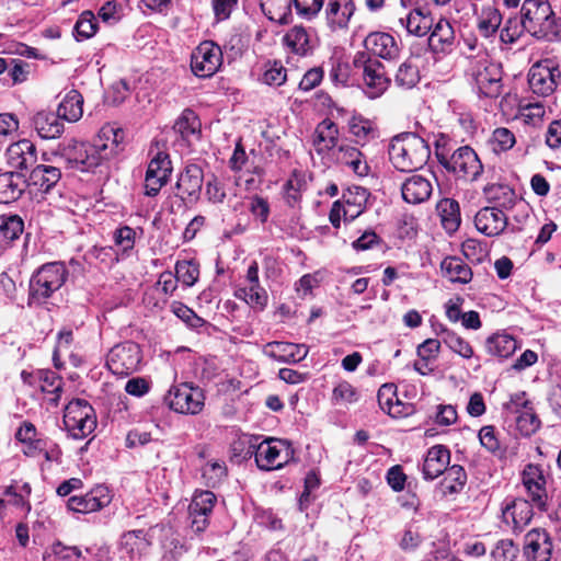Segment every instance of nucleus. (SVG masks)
<instances>
[{"mask_svg": "<svg viewBox=\"0 0 561 561\" xmlns=\"http://www.w3.org/2000/svg\"><path fill=\"white\" fill-rule=\"evenodd\" d=\"M520 25L538 39H561V19L556 16L548 0H525L520 9Z\"/></svg>", "mask_w": 561, "mask_h": 561, "instance_id": "f257e3e1", "label": "nucleus"}, {"mask_svg": "<svg viewBox=\"0 0 561 561\" xmlns=\"http://www.w3.org/2000/svg\"><path fill=\"white\" fill-rule=\"evenodd\" d=\"M388 153L397 170L412 172L426 164L431 150L426 141L415 133H403L391 139Z\"/></svg>", "mask_w": 561, "mask_h": 561, "instance_id": "f03ea898", "label": "nucleus"}, {"mask_svg": "<svg viewBox=\"0 0 561 561\" xmlns=\"http://www.w3.org/2000/svg\"><path fill=\"white\" fill-rule=\"evenodd\" d=\"M68 270L61 262L42 265L30 279L28 304L42 305L59 290L68 278Z\"/></svg>", "mask_w": 561, "mask_h": 561, "instance_id": "7ed1b4c3", "label": "nucleus"}, {"mask_svg": "<svg viewBox=\"0 0 561 561\" xmlns=\"http://www.w3.org/2000/svg\"><path fill=\"white\" fill-rule=\"evenodd\" d=\"M249 447L244 457L255 456V462L261 470L280 469L294 455V449L287 440L268 438L259 444L248 440Z\"/></svg>", "mask_w": 561, "mask_h": 561, "instance_id": "20e7f679", "label": "nucleus"}, {"mask_svg": "<svg viewBox=\"0 0 561 561\" xmlns=\"http://www.w3.org/2000/svg\"><path fill=\"white\" fill-rule=\"evenodd\" d=\"M354 68L360 72L364 93L369 99L381 96L390 84L385 66L366 51H358L353 59Z\"/></svg>", "mask_w": 561, "mask_h": 561, "instance_id": "39448f33", "label": "nucleus"}, {"mask_svg": "<svg viewBox=\"0 0 561 561\" xmlns=\"http://www.w3.org/2000/svg\"><path fill=\"white\" fill-rule=\"evenodd\" d=\"M53 154L69 168L80 171H92L104 163L93 144L78 142L75 139L59 144Z\"/></svg>", "mask_w": 561, "mask_h": 561, "instance_id": "423d86ee", "label": "nucleus"}, {"mask_svg": "<svg viewBox=\"0 0 561 561\" xmlns=\"http://www.w3.org/2000/svg\"><path fill=\"white\" fill-rule=\"evenodd\" d=\"M438 162L448 171L470 181H476L483 171V165L477 153L469 146L459 147L448 156L444 151L436 150Z\"/></svg>", "mask_w": 561, "mask_h": 561, "instance_id": "0eeeda50", "label": "nucleus"}, {"mask_svg": "<svg viewBox=\"0 0 561 561\" xmlns=\"http://www.w3.org/2000/svg\"><path fill=\"white\" fill-rule=\"evenodd\" d=\"M204 393L198 387L187 383L173 386L163 398V402L174 412L198 414L204 408Z\"/></svg>", "mask_w": 561, "mask_h": 561, "instance_id": "6e6552de", "label": "nucleus"}, {"mask_svg": "<svg viewBox=\"0 0 561 561\" xmlns=\"http://www.w3.org/2000/svg\"><path fill=\"white\" fill-rule=\"evenodd\" d=\"M141 362V351L134 342H124L111 348L106 366L116 376H128L136 371Z\"/></svg>", "mask_w": 561, "mask_h": 561, "instance_id": "1a4fd4ad", "label": "nucleus"}, {"mask_svg": "<svg viewBox=\"0 0 561 561\" xmlns=\"http://www.w3.org/2000/svg\"><path fill=\"white\" fill-rule=\"evenodd\" d=\"M522 483L527 499L541 512L548 511L547 479L540 466L528 463L522 471Z\"/></svg>", "mask_w": 561, "mask_h": 561, "instance_id": "9d476101", "label": "nucleus"}, {"mask_svg": "<svg viewBox=\"0 0 561 561\" xmlns=\"http://www.w3.org/2000/svg\"><path fill=\"white\" fill-rule=\"evenodd\" d=\"M222 64V53L218 45L210 41L201 43L191 56V69L196 77L214 76Z\"/></svg>", "mask_w": 561, "mask_h": 561, "instance_id": "9b49d317", "label": "nucleus"}, {"mask_svg": "<svg viewBox=\"0 0 561 561\" xmlns=\"http://www.w3.org/2000/svg\"><path fill=\"white\" fill-rule=\"evenodd\" d=\"M472 77L479 92L486 98H497L501 93L502 71L497 64L486 58L477 61Z\"/></svg>", "mask_w": 561, "mask_h": 561, "instance_id": "f8f14e48", "label": "nucleus"}, {"mask_svg": "<svg viewBox=\"0 0 561 561\" xmlns=\"http://www.w3.org/2000/svg\"><path fill=\"white\" fill-rule=\"evenodd\" d=\"M561 72L551 61L545 60L534 65L528 72L530 90L538 95L548 96L558 87Z\"/></svg>", "mask_w": 561, "mask_h": 561, "instance_id": "ddd939ff", "label": "nucleus"}, {"mask_svg": "<svg viewBox=\"0 0 561 561\" xmlns=\"http://www.w3.org/2000/svg\"><path fill=\"white\" fill-rule=\"evenodd\" d=\"M172 163L167 152L159 151L150 160L145 178V194L147 196H156L164 186L172 173Z\"/></svg>", "mask_w": 561, "mask_h": 561, "instance_id": "4468645a", "label": "nucleus"}, {"mask_svg": "<svg viewBox=\"0 0 561 561\" xmlns=\"http://www.w3.org/2000/svg\"><path fill=\"white\" fill-rule=\"evenodd\" d=\"M112 495L107 486L96 485L83 495H73L68 499L67 506L70 511L81 514L98 512L107 506Z\"/></svg>", "mask_w": 561, "mask_h": 561, "instance_id": "2eb2a0df", "label": "nucleus"}, {"mask_svg": "<svg viewBox=\"0 0 561 561\" xmlns=\"http://www.w3.org/2000/svg\"><path fill=\"white\" fill-rule=\"evenodd\" d=\"M124 137V130L114 124H106L100 129L92 144L103 162L116 157L123 150Z\"/></svg>", "mask_w": 561, "mask_h": 561, "instance_id": "dca6fc26", "label": "nucleus"}, {"mask_svg": "<svg viewBox=\"0 0 561 561\" xmlns=\"http://www.w3.org/2000/svg\"><path fill=\"white\" fill-rule=\"evenodd\" d=\"M8 165L22 173V171L32 168L37 161V151L35 145L28 139H22L11 144L5 150Z\"/></svg>", "mask_w": 561, "mask_h": 561, "instance_id": "f3484780", "label": "nucleus"}, {"mask_svg": "<svg viewBox=\"0 0 561 561\" xmlns=\"http://www.w3.org/2000/svg\"><path fill=\"white\" fill-rule=\"evenodd\" d=\"M552 554V541L543 529H531L525 536L524 556L528 561H549Z\"/></svg>", "mask_w": 561, "mask_h": 561, "instance_id": "a211bd4d", "label": "nucleus"}, {"mask_svg": "<svg viewBox=\"0 0 561 561\" xmlns=\"http://www.w3.org/2000/svg\"><path fill=\"white\" fill-rule=\"evenodd\" d=\"M364 46L368 55L393 60L400 55V46L397 39L386 32H371L364 39Z\"/></svg>", "mask_w": 561, "mask_h": 561, "instance_id": "6ab92c4d", "label": "nucleus"}, {"mask_svg": "<svg viewBox=\"0 0 561 561\" xmlns=\"http://www.w3.org/2000/svg\"><path fill=\"white\" fill-rule=\"evenodd\" d=\"M262 352L268 358L279 363H298L308 355V347L305 344L273 341L266 343Z\"/></svg>", "mask_w": 561, "mask_h": 561, "instance_id": "aec40b11", "label": "nucleus"}, {"mask_svg": "<svg viewBox=\"0 0 561 561\" xmlns=\"http://www.w3.org/2000/svg\"><path fill=\"white\" fill-rule=\"evenodd\" d=\"M533 507L535 505L528 499H515L507 503L502 510L503 522L513 528V530H523L534 516Z\"/></svg>", "mask_w": 561, "mask_h": 561, "instance_id": "412c9836", "label": "nucleus"}, {"mask_svg": "<svg viewBox=\"0 0 561 561\" xmlns=\"http://www.w3.org/2000/svg\"><path fill=\"white\" fill-rule=\"evenodd\" d=\"M476 228L488 237L501 234L507 226V217L496 206L480 209L474 217Z\"/></svg>", "mask_w": 561, "mask_h": 561, "instance_id": "4be33fe9", "label": "nucleus"}, {"mask_svg": "<svg viewBox=\"0 0 561 561\" xmlns=\"http://www.w3.org/2000/svg\"><path fill=\"white\" fill-rule=\"evenodd\" d=\"M204 181V174L201 167L197 164H190L181 173L176 188L179 196L184 202H195L199 198Z\"/></svg>", "mask_w": 561, "mask_h": 561, "instance_id": "5701e85b", "label": "nucleus"}, {"mask_svg": "<svg viewBox=\"0 0 561 561\" xmlns=\"http://www.w3.org/2000/svg\"><path fill=\"white\" fill-rule=\"evenodd\" d=\"M428 48L433 54H448L455 43V31L447 19L440 18L430 31Z\"/></svg>", "mask_w": 561, "mask_h": 561, "instance_id": "b1692460", "label": "nucleus"}, {"mask_svg": "<svg viewBox=\"0 0 561 561\" xmlns=\"http://www.w3.org/2000/svg\"><path fill=\"white\" fill-rule=\"evenodd\" d=\"M353 0H328L325 8L327 24L331 31L345 30L355 12Z\"/></svg>", "mask_w": 561, "mask_h": 561, "instance_id": "393cba45", "label": "nucleus"}, {"mask_svg": "<svg viewBox=\"0 0 561 561\" xmlns=\"http://www.w3.org/2000/svg\"><path fill=\"white\" fill-rule=\"evenodd\" d=\"M432 191L431 181L420 174L408 178L401 185L403 201L413 205L427 201L432 195Z\"/></svg>", "mask_w": 561, "mask_h": 561, "instance_id": "a878e982", "label": "nucleus"}, {"mask_svg": "<svg viewBox=\"0 0 561 561\" xmlns=\"http://www.w3.org/2000/svg\"><path fill=\"white\" fill-rule=\"evenodd\" d=\"M26 188L25 176L16 171L0 173V203L9 204L18 201Z\"/></svg>", "mask_w": 561, "mask_h": 561, "instance_id": "bb28decb", "label": "nucleus"}, {"mask_svg": "<svg viewBox=\"0 0 561 561\" xmlns=\"http://www.w3.org/2000/svg\"><path fill=\"white\" fill-rule=\"evenodd\" d=\"M450 460L448 448L443 445L431 447L423 463V476L426 480H434L445 472Z\"/></svg>", "mask_w": 561, "mask_h": 561, "instance_id": "cd10ccee", "label": "nucleus"}, {"mask_svg": "<svg viewBox=\"0 0 561 561\" xmlns=\"http://www.w3.org/2000/svg\"><path fill=\"white\" fill-rule=\"evenodd\" d=\"M370 192L363 186H351L342 195V203L345 206L344 219L354 220L366 209Z\"/></svg>", "mask_w": 561, "mask_h": 561, "instance_id": "c85d7f7f", "label": "nucleus"}, {"mask_svg": "<svg viewBox=\"0 0 561 561\" xmlns=\"http://www.w3.org/2000/svg\"><path fill=\"white\" fill-rule=\"evenodd\" d=\"M339 127L330 118L321 121L314 130L313 146L318 153H327L337 146Z\"/></svg>", "mask_w": 561, "mask_h": 561, "instance_id": "c756f323", "label": "nucleus"}, {"mask_svg": "<svg viewBox=\"0 0 561 561\" xmlns=\"http://www.w3.org/2000/svg\"><path fill=\"white\" fill-rule=\"evenodd\" d=\"M517 348L518 344L516 339L504 332L494 333L485 340L488 354L500 360L511 357Z\"/></svg>", "mask_w": 561, "mask_h": 561, "instance_id": "7c9ffc66", "label": "nucleus"}, {"mask_svg": "<svg viewBox=\"0 0 561 561\" xmlns=\"http://www.w3.org/2000/svg\"><path fill=\"white\" fill-rule=\"evenodd\" d=\"M33 126L44 139L58 138L64 131V122L51 112H38L33 117Z\"/></svg>", "mask_w": 561, "mask_h": 561, "instance_id": "2f4dec72", "label": "nucleus"}, {"mask_svg": "<svg viewBox=\"0 0 561 561\" xmlns=\"http://www.w3.org/2000/svg\"><path fill=\"white\" fill-rule=\"evenodd\" d=\"M440 270L451 283L468 284L472 279L470 266L457 256L445 257L440 263Z\"/></svg>", "mask_w": 561, "mask_h": 561, "instance_id": "473e14b6", "label": "nucleus"}, {"mask_svg": "<svg viewBox=\"0 0 561 561\" xmlns=\"http://www.w3.org/2000/svg\"><path fill=\"white\" fill-rule=\"evenodd\" d=\"M60 178L59 168L44 164L34 167L30 174L31 183L45 193L49 192L59 182Z\"/></svg>", "mask_w": 561, "mask_h": 561, "instance_id": "72a5a7b5", "label": "nucleus"}, {"mask_svg": "<svg viewBox=\"0 0 561 561\" xmlns=\"http://www.w3.org/2000/svg\"><path fill=\"white\" fill-rule=\"evenodd\" d=\"M286 46L298 55H307L314 46L311 34L304 26H294L283 38Z\"/></svg>", "mask_w": 561, "mask_h": 561, "instance_id": "f704fd0d", "label": "nucleus"}, {"mask_svg": "<svg viewBox=\"0 0 561 561\" xmlns=\"http://www.w3.org/2000/svg\"><path fill=\"white\" fill-rule=\"evenodd\" d=\"M437 211L440 217L442 225L448 233L455 232L461 222L460 208L457 201L451 198H443L437 204Z\"/></svg>", "mask_w": 561, "mask_h": 561, "instance_id": "c9c22d12", "label": "nucleus"}, {"mask_svg": "<svg viewBox=\"0 0 561 561\" xmlns=\"http://www.w3.org/2000/svg\"><path fill=\"white\" fill-rule=\"evenodd\" d=\"M82 104V95L78 91L71 90L59 104L56 115L61 121L77 122L83 114Z\"/></svg>", "mask_w": 561, "mask_h": 561, "instance_id": "e433bc0d", "label": "nucleus"}, {"mask_svg": "<svg viewBox=\"0 0 561 561\" xmlns=\"http://www.w3.org/2000/svg\"><path fill=\"white\" fill-rule=\"evenodd\" d=\"M24 230V222L18 215L0 216V249L9 247Z\"/></svg>", "mask_w": 561, "mask_h": 561, "instance_id": "4c0bfd02", "label": "nucleus"}, {"mask_svg": "<svg viewBox=\"0 0 561 561\" xmlns=\"http://www.w3.org/2000/svg\"><path fill=\"white\" fill-rule=\"evenodd\" d=\"M294 0H261L263 13L274 22L287 24L291 19V5Z\"/></svg>", "mask_w": 561, "mask_h": 561, "instance_id": "58836bf2", "label": "nucleus"}, {"mask_svg": "<svg viewBox=\"0 0 561 561\" xmlns=\"http://www.w3.org/2000/svg\"><path fill=\"white\" fill-rule=\"evenodd\" d=\"M400 23L409 34L419 37L427 35L433 27V19L420 9L411 11L404 19L401 18Z\"/></svg>", "mask_w": 561, "mask_h": 561, "instance_id": "ea45409f", "label": "nucleus"}, {"mask_svg": "<svg viewBox=\"0 0 561 561\" xmlns=\"http://www.w3.org/2000/svg\"><path fill=\"white\" fill-rule=\"evenodd\" d=\"M502 23V14L500 11L492 7H483L478 15L477 28L481 36L489 38L493 36Z\"/></svg>", "mask_w": 561, "mask_h": 561, "instance_id": "a19ab883", "label": "nucleus"}, {"mask_svg": "<svg viewBox=\"0 0 561 561\" xmlns=\"http://www.w3.org/2000/svg\"><path fill=\"white\" fill-rule=\"evenodd\" d=\"M173 129L175 133L180 134L184 140L190 141L191 138H198L201 133V123L195 112L186 108L175 121Z\"/></svg>", "mask_w": 561, "mask_h": 561, "instance_id": "79ce46f5", "label": "nucleus"}, {"mask_svg": "<svg viewBox=\"0 0 561 561\" xmlns=\"http://www.w3.org/2000/svg\"><path fill=\"white\" fill-rule=\"evenodd\" d=\"M348 130L354 136L355 141L359 145H365L370 139L377 137V130L373 122L363 117L362 115H354L348 121Z\"/></svg>", "mask_w": 561, "mask_h": 561, "instance_id": "37998d69", "label": "nucleus"}, {"mask_svg": "<svg viewBox=\"0 0 561 561\" xmlns=\"http://www.w3.org/2000/svg\"><path fill=\"white\" fill-rule=\"evenodd\" d=\"M467 482V473L459 465L447 468L442 481V490L445 495L459 493Z\"/></svg>", "mask_w": 561, "mask_h": 561, "instance_id": "c03bdc74", "label": "nucleus"}, {"mask_svg": "<svg viewBox=\"0 0 561 561\" xmlns=\"http://www.w3.org/2000/svg\"><path fill=\"white\" fill-rule=\"evenodd\" d=\"M439 336L442 343L460 357L470 359L473 356V348L470 343L456 332L448 329H442Z\"/></svg>", "mask_w": 561, "mask_h": 561, "instance_id": "a18cd8bd", "label": "nucleus"}, {"mask_svg": "<svg viewBox=\"0 0 561 561\" xmlns=\"http://www.w3.org/2000/svg\"><path fill=\"white\" fill-rule=\"evenodd\" d=\"M484 193L486 197L495 202V206L502 210L512 208L517 199L514 190L507 185H491L485 187Z\"/></svg>", "mask_w": 561, "mask_h": 561, "instance_id": "49530a36", "label": "nucleus"}, {"mask_svg": "<svg viewBox=\"0 0 561 561\" xmlns=\"http://www.w3.org/2000/svg\"><path fill=\"white\" fill-rule=\"evenodd\" d=\"M421 79L419 67L411 60L402 62L394 76V82L402 89L414 88Z\"/></svg>", "mask_w": 561, "mask_h": 561, "instance_id": "de8ad7c7", "label": "nucleus"}, {"mask_svg": "<svg viewBox=\"0 0 561 561\" xmlns=\"http://www.w3.org/2000/svg\"><path fill=\"white\" fill-rule=\"evenodd\" d=\"M236 297L244 300L250 307L262 310L267 304V294L260 284L249 285L236 290Z\"/></svg>", "mask_w": 561, "mask_h": 561, "instance_id": "09e8293b", "label": "nucleus"}, {"mask_svg": "<svg viewBox=\"0 0 561 561\" xmlns=\"http://www.w3.org/2000/svg\"><path fill=\"white\" fill-rule=\"evenodd\" d=\"M66 430L76 439H82L90 435L96 427L95 414H84L82 420L76 419L70 423H64Z\"/></svg>", "mask_w": 561, "mask_h": 561, "instance_id": "8fccbe9b", "label": "nucleus"}, {"mask_svg": "<svg viewBox=\"0 0 561 561\" xmlns=\"http://www.w3.org/2000/svg\"><path fill=\"white\" fill-rule=\"evenodd\" d=\"M171 309L172 312L191 329L199 330L207 324V322L197 316L193 309L180 301H174L171 305Z\"/></svg>", "mask_w": 561, "mask_h": 561, "instance_id": "3c124183", "label": "nucleus"}, {"mask_svg": "<svg viewBox=\"0 0 561 561\" xmlns=\"http://www.w3.org/2000/svg\"><path fill=\"white\" fill-rule=\"evenodd\" d=\"M98 30V23L91 11H84L75 24V36L77 41L92 37Z\"/></svg>", "mask_w": 561, "mask_h": 561, "instance_id": "603ef678", "label": "nucleus"}, {"mask_svg": "<svg viewBox=\"0 0 561 561\" xmlns=\"http://www.w3.org/2000/svg\"><path fill=\"white\" fill-rule=\"evenodd\" d=\"M516 142L515 135L505 127H499L493 130L490 145L495 153L510 150Z\"/></svg>", "mask_w": 561, "mask_h": 561, "instance_id": "864d4df0", "label": "nucleus"}, {"mask_svg": "<svg viewBox=\"0 0 561 561\" xmlns=\"http://www.w3.org/2000/svg\"><path fill=\"white\" fill-rule=\"evenodd\" d=\"M516 427L520 435L529 437L540 427V420L533 411V408L518 413L516 417Z\"/></svg>", "mask_w": 561, "mask_h": 561, "instance_id": "5fc2aeb1", "label": "nucleus"}, {"mask_svg": "<svg viewBox=\"0 0 561 561\" xmlns=\"http://www.w3.org/2000/svg\"><path fill=\"white\" fill-rule=\"evenodd\" d=\"M216 503V496L210 491H199L193 496L188 506V512L202 513V515H209Z\"/></svg>", "mask_w": 561, "mask_h": 561, "instance_id": "6e6d98bb", "label": "nucleus"}, {"mask_svg": "<svg viewBox=\"0 0 561 561\" xmlns=\"http://www.w3.org/2000/svg\"><path fill=\"white\" fill-rule=\"evenodd\" d=\"M175 274L184 286H193L199 276L198 265L192 261H179L175 265Z\"/></svg>", "mask_w": 561, "mask_h": 561, "instance_id": "4d7b16f0", "label": "nucleus"}, {"mask_svg": "<svg viewBox=\"0 0 561 561\" xmlns=\"http://www.w3.org/2000/svg\"><path fill=\"white\" fill-rule=\"evenodd\" d=\"M93 408L83 399H76L68 403L65 408L64 423H70L71 421L79 419L82 420L84 414H93Z\"/></svg>", "mask_w": 561, "mask_h": 561, "instance_id": "13d9d810", "label": "nucleus"}, {"mask_svg": "<svg viewBox=\"0 0 561 561\" xmlns=\"http://www.w3.org/2000/svg\"><path fill=\"white\" fill-rule=\"evenodd\" d=\"M479 440L482 447H484L491 454L500 455L503 453L494 426L485 425L481 427L479 431Z\"/></svg>", "mask_w": 561, "mask_h": 561, "instance_id": "bf43d9fd", "label": "nucleus"}, {"mask_svg": "<svg viewBox=\"0 0 561 561\" xmlns=\"http://www.w3.org/2000/svg\"><path fill=\"white\" fill-rule=\"evenodd\" d=\"M517 553L518 547L512 539H502L496 542L491 554L494 561H514Z\"/></svg>", "mask_w": 561, "mask_h": 561, "instance_id": "052dcab7", "label": "nucleus"}, {"mask_svg": "<svg viewBox=\"0 0 561 561\" xmlns=\"http://www.w3.org/2000/svg\"><path fill=\"white\" fill-rule=\"evenodd\" d=\"M202 474L206 484L215 488L226 477V466L218 461L208 462L203 468Z\"/></svg>", "mask_w": 561, "mask_h": 561, "instance_id": "680f3d73", "label": "nucleus"}, {"mask_svg": "<svg viewBox=\"0 0 561 561\" xmlns=\"http://www.w3.org/2000/svg\"><path fill=\"white\" fill-rule=\"evenodd\" d=\"M332 399L336 404L353 403L357 401V392L355 388L347 381H341L335 386Z\"/></svg>", "mask_w": 561, "mask_h": 561, "instance_id": "e2e57ef3", "label": "nucleus"}, {"mask_svg": "<svg viewBox=\"0 0 561 561\" xmlns=\"http://www.w3.org/2000/svg\"><path fill=\"white\" fill-rule=\"evenodd\" d=\"M377 399L380 408L391 414L393 400L396 399V402L399 403L397 398V387L393 383L382 385L378 390Z\"/></svg>", "mask_w": 561, "mask_h": 561, "instance_id": "0e129e2a", "label": "nucleus"}, {"mask_svg": "<svg viewBox=\"0 0 561 561\" xmlns=\"http://www.w3.org/2000/svg\"><path fill=\"white\" fill-rule=\"evenodd\" d=\"M442 341L438 339H427L416 348L419 358L434 363L440 352Z\"/></svg>", "mask_w": 561, "mask_h": 561, "instance_id": "69168bd1", "label": "nucleus"}, {"mask_svg": "<svg viewBox=\"0 0 561 561\" xmlns=\"http://www.w3.org/2000/svg\"><path fill=\"white\" fill-rule=\"evenodd\" d=\"M324 0H294L297 13L306 19L314 18L322 9Z\"/></svg>", "mask_w": 561, "mask_h": 561, "instance_id": "338daca9", "label": "nucleus"}, {"mask_svg": "<svg viewBox=\"0 0 561 561\" xmlns=\"http://www.w3.org/2000/svg\"><path fill=\"white\" fill-rule=\"evenodd\" d=\"M323 79V69L321 67H314L306 71L299 82V90L304 92L311 91L318 87Z\"/></svg>", "mask_w": 561, "mask_h": 561, "instance_id": "774afa93", "label": "nucleus"}]
</instances>
